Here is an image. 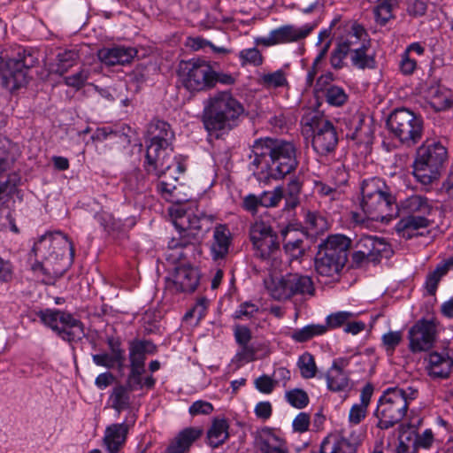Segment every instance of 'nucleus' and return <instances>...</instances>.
<instances>
[{
    "instance_id": "nucleus-43",
    "label": "nucleus",
    "mask_w": 453,
    "mask_h": 453,
    "mask_svg": "<svg viewBox=\"0 0 453 453\" xmlns=\"http://www.w3.org/2000/svg\"><path fill=\"white\" fill-rule=\"evenodd\" d=\"M371 48L357 49L349 53L351 65L358 69L375 67L374 56L370 54Z\"/></svg>"
},
{
    "instance_id": "nucleus-50",
    "label": "nucleus",
    "mask_w": 453,
    "mask_h": 453,
    "mask_svg": "<svg viewBox=\"0 0 453 453\" xmlns=\"http://www.w3.org/2000/svg\"><path fill=\"white\" fill-rule=\"evenodd\" d=\"M325 97L326 101L333 106H342L343 105L348 99V96L345 93V90L338 86H329L325 90Z\"/></svg>"
},
{
    "instance_id": "nucleus-56",
    "label": "nucleus",
    "mask_w": 453,
    "mask_h": 453,
    "mask_svg": "<svg viewBox=\"0 0 453 453\" xmlns=\"http://www.w3.org/2000/svg\"><path fill=\"white\" fill-rule=\"evenodd\" d=\"M355 314L349 311H338L326 317V325L328 328H337L348 323Z\"/></svg>"
},
{
    "instance_id": "nucleus-32",
    "label": "nucleus",
    "mask_w": 453,
    "mask_h": 453,
    "mask_svg": "<svg viewBox=\"0 0 453 453\" xmlns=\"http://www.w3.org/2000/svg\"><path fill=\"white\" fill-rule=\"evenodd\" d=\"M433 206L428 199L420 195H413L401 203V211L406 215L429 216Z\"/></svg>"
},
{
    "instance_id": "nucleus-24",
    "label": "nucleus",
    "mask_w": 453,
    "mask_h": 453,
    "mask_svg": "<svg viewBox=\"0 0 453 453\" xmlns=\"http://www.w3.org/2000/svg\"><path fill=\"white\" fill-rule=\"evenodd\" d=\"M127 422L116 423L105 428L103 438L107 453H118L126 443L127 436L130 428Z\"/></svg>"
},
{
    "instance_id": "nucleus-48",
    "label": "nucleus",
    "mask_w": 453,
    "mask_h": 453,
    "mask_svg": "<svg viewBox=\"0 0 453 453\" xmlns=\"http://www.w3.org/2000/svg\"><path fill=\"white\" fill-rule=\"evenodd\" d=\"M284 196V188L277 186L273 190L264 191L260 194V205L265 208H273L279 205Z\"/></svg>"
},
{
    "instance_id": "nucleus-63",
    "label": "nucleus",
    "mask_w": 453,
    "mask_h": 453,
    "mask_svg": "<svg viewBox=\"0 0 453 453\" xmlns=\"http://www.w3.org/2000/svg\"><path fill=\"white\" fill-rule=\"evenodd\" d=\"M212 411H213L212 404L209 402L203 401V400H198V401L194 402L190 405L189 410H188L190 415H192V416H196V415H200V414L208 415V414L211 413Z\"/></svg>"
},
{
    "instance_id": "nucleus-4",
    "label": "nucleus",
    "mask_w": 453,
    "mask_h": 453,
    "mask_svg": "<svg viewBox=\"0 0 453 453\" xmlns=\"http://www.w3.org/2000/svg\"><path fill=\"white\" fill-rule=\"evenodd\" d=\"M394 197L380 178L364 180L361 185L360 208L363 214L353 211L352 219L358 224L365 220L383 221L392 216Z\"/></svg>"
},
{
    "instance_id": "nucleus-29",
    "label": "nucleus",
    "mask_w": 453,
    "mask_h": 453,
    "mask_svg": "<svg viewBox=\"0 0 453 453\" xmlns=\"http://www.w3.org/2000/svg\"><path fill=\"white\" fill-rule=\"evenodd\" d=\"M280 235L283 242L285 251L289 254L291 257L297 259L303 255V241L302 237H300V235L303 236L302 233H299L290 226H287L280 230Z\"/></svg>"
},
{
    "instance_id": "nucleus-30",
    "label": "nucleus",
    "mask_w": 453,
    "mask_h": 453,
    "mask_svg": "<svg viewBox=\"0 0 453 453\" xmlns=\"http://www.w3.org/2000/svg\"><path fill=\"white\" fill-rule=\"evenodd\" d=\"M136 54L137 50L134 48L113 47L100 50L99 58L106 65H123L130 63Z\"/></svg>"
},
{
    "instance_id": "nucleus-33",
    "label": "nucleus",
    "mask_w": 453,
    "mask_h": 453,
    "mask_svg": "<svg viewBox=\"0 0 453 453\" xmlns=\"http://www.w3.org/2000/svg\"><path fill=\"white\" fill-rule=\"evenodd\" d=\"M428 216L406 215L402 218L395 226L396 231L403 238L410 239L414 235V232L426 228L429 226Z\"/></svg>"
},
{
    "instance_id": "nucleus-41",
    "label": "nucleus",
    "mask_w": 453,
    "mask_h": 453,
    "mask_svg": "<svg viewBox=\"0 0 453 453\" xmlns=\"http://www.w3.org/2000/svg\"><path fill=\"white\" fill-rule=\"evenodd\" d=\"M303 181L299 177H293L288 182L284 188L285 208L294 209L300 203V195L302 191Z\"/></svg>"
},
{
    "instance_id": "nucleus-37",
    "label": "nucleus",
    "mask_w": 453,
    "mask_h": 453,
    "mask_svg": "<svg viewBox=\"0 0 453 453\" xmlns=\"http://www.w3.org/2000/svg\"><path fill=\"white\" fill-rule=\"evenodd\" d=\"M228 423L225 418H215L207 432V440L210 446L217 448L223 444L229 436Z\"/></svg>"
},
{
    "instance_id": "nucleus-1",
    "label": "nucleus",
    "mask_w": 453,
    "mask_h": 453,
    "mask_svg": "<svg viewBox=\"0 0 453 453\" xmlns=\"http://www.w3.org/2000/svg\"><path fill=\"white\" fill-rule=\"evenodd\" d=\"M253 153L252 164L259 169L254 175L259 181L280 180L298 165L295 144L282 139L265 137L256 140Z\"/></svg>"
},
{
    "instance_id": "nucleus-49",
    "label": "nucleus",
    "mask_w": 453,
    "mask_h": 453,
    "mask_svg": "<svg viewBox=\"0 0 453 453\" xmlns=\"http://www.w3.org/2000/svg\"><path fill=\"white\" fill-rule=\"evenodd\" d=\"M297 365L300 369L301 376L304 379H311L315 377L317 372V366L314 357L309 353L304 352L299 357Z\"/></svg>"
},
{
    "instance_id": "nucleus-26",
    "label": "nucleus",
    "mask_w": 453,
    "mask_h": 453,
    "mask_svg": "<svg viewBox=\"0 0 453 453\" xmlns=\"http://www.w3.org/2000/svg\"><path fill=\"white\" fill-rule=\"evenodd\" d=\"M232 234L226 225L218 224L213 230L211 252L214 260L224 258L229 251Z\"/></svg>"
},
{
    "instance_id": "nucleus-51",
    "label": "nucleus",
    "mask_w": 453,
    "mask_h": 453,
    "mask_svg": "<svg viewBox=\"0 0 453 453\" xmlns=\"http://www.w3.org/2000/svg\"><path fill=\"white\" fill-rule=\"evenodd\" d=\"M409 434L412 439L413 443L415 444L416 451L419 448L428 449L434 442L433 433L430 429L425 430L422 434H418L413 428L409 427Z\"/></svg>"
},
{
    "instance_id": "nucleus-34",
    "label": "nucleus",
    "mask_w": 453,
    "mask_h": 453,
    "mask_svg": "<svg viewBox=\"0 0 453 453\" xmlns=\"http://www.w3.org/2000/svg\"><path fill=\"white\" fill-rule=\"evenodd\" d=\"M450 269H453V257L438 264L435 269L426 275L424 287L427 295H435L439 282Z\"/></svg>"
},
{
    "instance_id": "nucleus-6",
    "label": "nucleus",
    "mask_w": 453,
    "mask_h": 453,
    "mask_svg": "<svg viewBox=\"0 0 453 453\" xmlns=\"http://www.w3.org/2000/svg\"><path fill=\"white\" fill-rule=\"evenodd\" d=\"M212 221L213 217L203 211H178L173 220L177 233L168 242V248L177 250L201 242Z\"/></svg>"
},
{
    "instance_id": "nucleus-28",
    "label": "nucleus",
    "mask_w": 453,
    "mask_h": 453,
    "mask_svg": "<svg viewBox=\"0 0 453 453\" xmlns=\"http://www.w3.org/2000/svg\"><path fill=\"white\" fill-rule=\"evenodd\" d=\"M203 434L199 427H187L181 430L171 441L166 453H186L191 445Z\"/></svg>"
},
{
    "instance_id": "nucleus-40",
    "label": "nucleus",
    "mask_w": 453,
    "mask_h": 453,
    "mask_svg": "<svg viewBox=\"0 0 453 453\" xmlns=\"http://www.w3.org/2000/svg\"><path fill=\"white\" fill-rule=\"evenodd\" d=\"M128 388L123 385H119L113 388L112 392L110 395L111 406L114 409L118 414L121 411H126L131 406V396Z\"/></svg>"
},
{
    "instance_id": "nucleus-27",
    "label": "nucleus",
    "mask_w": 453,
    "mask_h": 453,
    "mask_svg": "<svg viewBox=\"0 0 453 453\" xmlns=\"http://www.w3.org/2000/svg\"><path fill=\"white\" fill-rule=\"evenodd\" d=\"M348 52L357 49L371 48V41L365 29L359 24L353 23L348 34L339 42Z\"/></svg>"
},
{
    "instance_id": "nucleus-38",
    "label": "nucleus",
    "mask_w": 453,
    "mask_h": 453,
    "mask_svg": "<svg viewBox=\"0 0 453 453\" xmlns=\"http://www.w3.org/2000/svg\"><path fill=\"white\" fill-rule=\"evenodd\" d=\"M180 165L173 163L171 171H167L162 176H157L159 180L157 188L161 196L167 201H172L173 192L176 189L175 182L178 180L177 170H180Z\"/></svg>"
},
{
    "instance_id": "nucleus-16",
    "label": "nucleus",
    "mask_w": 453,
    "mask_h": 453,
    "mask_svg": "<svg viewBox=\"0 0 453 453\" xmlns=\"http://www.w3.org/2000/svg\"><path fill=\"white\" fill-rule=\"evenodd\" d=\"M310 127L313 133V150L322 156L334 151L338 144V134L333 123L323 118H312Z\"/></svg>"
},
{
    "instance_id": "nucleus-10",
    "label": "nucleus",
    "mask_w": 453,
    "mask_h": 453,
    "mask_svg": "<svg viewBox=\"0 0 453 453\" xmlns=\"http://www.w3.org/2000/svg\"><path fill=\"white\" fill-rule=\"evenodd\" d=\"M267 288L270 296L280 302L297 296L307 299L316 292L312 278L299 273H288L273 280Z\"/></svg>"
},
{
    "instance_id": "nucleus-31",
    "label": "nucleus",
    "mask_w": 453,
    "mask_h": 453,
    "mask_svg": "<svg viewBox=\"0 0 453 453\" xmlns=\"http://www.w3.org/2000/svg\"><path fill=\"white\" fill-rule=\"evenodd\" d=\"M129 367L145 368L147 354H153L156 346L150 341L135 340L129 343Z\"/></svg>"
},
{
    "instance_id": "nucleus-5",
    "label": "nucleus",
    "mask_w": 453,
    "mask_h": 453,
    "mask_svg": "<svg viewBox=\"0 0 453 453\" xmlns=\"http://www.w3.org/2000/svg\"><path fill=\"white\" fill-rule=\"evenodd\" d=\"M417 396L418 390L411 387L389 388L384 391L375 411L377 426L386 430L400 423L407 414L411 401Z\"/></svg>"
},
{
    "instance_id": "nucleus-2",
    "label": "nucleus",
    "mask_w": 453,
    "mask_h": 453,
    "mask_svg": "<svg viewBox=\"0 0 453 453\" xmlns=\"http://www.w3.org/2000/svg\"><path fill=\"white\" fill-rule=\"evenodd\" d=\"M147 134L149 144L144 166L149 174L160 177L173 166L174 133L167 122L153 119L148 126Z\"/></svg>"
},
{
    "instance_id": "nucleus-35",
    "label": "nucleus",
    "mask_w": 453,
    "mask_h": 453,
    "mask_svg": "<svg viewBox=\"0 0 453 453\" xmlns=\"http://www.w3.org/2000/svg\"><path fill=\"white\" fill-rule=\"evenodd\" d=\"M372 392L373 388L370 384L363 388L360 395V403L354 404L349 411V419L350 423L357 425L365 418Z\"/></svg>"
},
{
    "instance_id": "nucleus-7",
    "label": "nucleus",
    "mask_w": 453,
    "mask_h": 453,
    "mask_svg": "<svg viewBox=\"0 0 453 453\" xmlns=\"http://www.w3.org/2000/svg\"><path fill=\"white\" fill-rule=\"evenodd\" d=\"M350 239L342 234L329 236L319 245L315 259V268L321 276L337 275L348 260Z\"/></svg>"
},
{
    "instance_id": "nucleus-53",
    "label": "nucleus",
    "mask_w": 453,
    "mask_h": 453,
    "mask_svg": "<svg viewBox=\"0 0 453 453\" xmlns=\"http://www.w3.org/2000/svg\"><path fill=\"white\" fill-rule=\"evenodd\" d=\"M402 340L403 334L401 331H389L382 335V346L388 356L393 355L395 348L400 344Z\"/></svg>"
},
{
    "instance_id": "nucleus-44",
    "label": "nucleus",
    "mask_w": 453,
    "mask_h": 453,
    "mask_svg": "<svg viewBox=\"0 0 453 453\" xmlns=\"http://www.w3.org/2000/svg\"><path fill=\"white\" fill-rule=\"evenodd\" d=\"M258 83L265 88H278L288 85L286 73L281 69L273 73H261Z\"/></svg>"
},
{
    "instance_id": "nucleus-17",
    "label": "nucleus",
    "mask_w": 453,
    "mask_h": 453,
    "mask_svg": "<svg viewBox=\"0 0 453 453\" xmlns=\"http://www.w3.org/2000/svg\"><path fill=\"white\" fill-rule=\"evenodd\" d=\"M250 235L257 254L261 258L266 259L279 251L280 237L265 222H255L250 226Z\"/></svg>"
},
{
    "instance_id": "nucleus-25",
    "label": "nucleus",
    "mask_w": 453,
    "mask_h": 453,
    "mask_svg": "<svg viewBox=\"0 0 453 453\" xmlns=\"http://www.w3.org/2000/svg\"><path fill=\"white\" fill-rule=\"evenodd\" d=\"M356 247L357 250L369 257L370 261L374 264L380 262L383 255L389 251V245L383 238L371 235L362 236Z\"/></svg>"
},
{
    "instance_id": "nucleus-45",
    "label": "nucleus",
    "mask_w": 453,
    "mask_h": 453,
    "mask_svg": "<svg viewBox=\"0 0 453 453\" xmlns=\"http://www.w3.org/2000/svg\"><path fill=\"white\" fill-rule=\"evenodd\" d=\"M260 450L262 453H288L285 441L273 434L261 439Z\"/></svg>"
},
{
    "instance_id": "nucleus-3",
    "label": "nucleus",
    "mask_w": 453,
    "mask_h": 453,
    "mask_svg": "<svg viewBox=\"0 0 453 453\" xmlns=\"http://www.w3.org/2000/svg\"><path fill=\"white\" fill-rule=\"evenodd\" d=\"M243 113V105L230 92L222 91L204 102L202 122L210 134L230 131L239 125Z\"/></svg>"
},
{
    "instance_id": "nucleus-14",
    "label": "nucleus",
    "mask_w": 453,
    "mask_h": 453,
    "mask_svg": "<svg viewBox=\"0 0 453 453\" xmlns=\"http://www.w3.org/2000/svg\"><path fill=\"white\" fill-rule=\"evenodd\" d=\"M179 76L189 91H203L213 87V69L203 59L192 58L184 62L180 67Z\"/></svg>"
},
{
    "instance_id": "nucleus-36",
    "label": "nucleus",
    "mask_w": 453,
    "mask_h": 453,
    "mask_svg": "<svg viewBox=\"0 0 453 453\" xmlns=\"http://www.w3.org/2000/svg\"><path fill=\"white\" fill-rule=\"evenodd\" d=\"M145 368L130 367L129 373L127 378L126 387L129 390L136 391L146 388L151 389L154 388L156 380L152 375L142 377Z\"/></svg>"
},
{
    "instance_id": "nucleus-9",
    "label": "nucleus",
    "mask_w": 453,
    "mask_h": 453,
    "mask_svg": "<svg viewBox=\"0 0 453 453\" xmlns=\"http://www.w3.org/2000/svg\"><path fill=\"white\" fill-rule=\"evenodd\" d=\"M37 60L27 50L19 48L12 57L4 58L0 64L3 86L11 92L19 89L28 82V71Z\"/></svg>"
},
{
    "instance_id": "nucleus-64",
    "label": "nucleus",
    "mask_w": 453,
    "mask_h": 453,
    "mask_svg": "<svg viewBox=\"0 0 453 453\" xmlns=\"http://www.w3.org/2000/svg\"><path fill=\"white\" fill-rule=\"evenodd\" d=\"M275 386V380L268 375H262L255 380L256 388L264 394H270Z\"/></svg>"
},
{
    "instance_id": "nucleus-12",
    "label": "nucleus",
    "mask_w": 453,
    "mask_h": 453,
    "mask_svg": "<svg viewBox=\"0 0 453 453\" xmlns=\"http://www.w3.org/2000/svg\"><path fill=\"white\" fill-rule=\"evenodd\" d=\"M387 124L395 137L408 147L415 145L422 138L421 117L405 108L395 110L389 115Z\"/></svg>"
},
{
    "instance_id": "nucleus-55",
    "label": "nucleus",
    "mask_w": 453,
    "mask_h": 453,
    "mask_svg": "<svg viewBox=\"0 0 453 453\" xmlns=\"http://www.w3.org/2000/svg\"><path fill=\"white\" fill-rule=\"evenodd\" d=\"M57 265L58 264H50L36 258V261L32 265L31 268L34 272L41 273L42 275L59 277L63 274V270Z\"/></svg>"
},
{
    "instance_id": "nucleus-47",
    "label": "nucleus",
    "mask_w": 453,
    "mask_h": 453,
    "mask_svg": "<svg viewBox=\"0 0 453 453\" xmlns=\"http://www.w3.org/2000/svg\"><path fill=\"white\" fill-rule=\"evenodd\" d=\"M353 131L347 135L357 142H366L369 141L371 129L369 126L365 125V120L361 115L353 117Z\"/></svg>"
},
{
    "instance_id": "nucleus-42",
    "label": "nucleus",
    "mask_w": 453,
    "mask_h": 453,
    "mask_svg": "<svg viewBox=\"0 0 453 453\" xmlns=\"http://www.w3.org/2000/svg\"><path fill=\"white\" fill-rule=\"evenodd\" d=\"M426 97L428 104L436 111H444L450 107L451 103L448 94L439 86L430 87L426 91Z\"/></svg>"
},
{
    "instance_id": "nucleus-61",
    "label": "nucleus",
    "mask_w": 453,
    "mask_h": 453,
    "mask_svg": "<svg viewBox=\"0 0 453 453\" xmlns=\"http://www.w3.org/2000/svg\"><path fill=\"white\" fill-rule=\"evenodd\" d=\"M347 56L349 53L338 43L331 52L330 64L332 67L336 70L342 69L345 65L344 59Z\"/></svg>"
},
{
    "instance_id": "nucleus-8",
    "label": "nucleus",
    "mask_w": 453,
    "mask_h": 453,
    "mask_svg": "<svg viewBox=\"0 0 453 453\" xmlns=\"http://www.w3.org/2000/svg\"><path fill=\"white\" fill-rule=\"evenodd\" d=\"M447 159V150L440 142L426 141L418 150L413 163V175L423 185H429L436 180Z\"/></svg>"
},
{
    "instance_id": "nucleus-54",
    "label": "nucleus",
    "mask_w": 453,
    "mask_h": 453,
    "mask_svg": "<svg viewBox=\"0 0 453 453\" xmlns=\"http://www.w3.org/2000/svg\"><path fill=\"white\" fill-rule=\"evenodd\" d=\"M285 397L290 405L297 409H303L309 403V396L303 389L295 388L288 391Z\"/></svg>"
},
{
    "instance_id": "nucleus-39",
    "label": "nucleus",
    "mask_w": 453,
    "mask_h": 453,
    "mask_svg": "<svg viewBox=\"0 0 453 453\" xmlns=\"http://www.w3.org/2000/svg\"><path fill=\"white\" fill-rule=\"evenodd\" d=\"M327 332V326L321 324H309L302 328L295 329L289 337L296 342L303 343L315 336L322 335Z\"/></svg>"
},
{
    "instance_id": "nucleus-19",
    "label": "nucleus",
    "mask_w": 453,
    "mask_h": 453,
    "mask_svg": "<svg viewBox=\"0 0 453 453\" xmlns=\"http://www.w3.org/2000/svg\"><path fill=\"white\" fill-rule=\"evenodd\" d=\"M314 26L304 25L296 27L292 25H285L272 30L267 36L260 37L257 42L269 47L277 44L289 43L305 38L313 30Z\"/></svg>"
},
{
    "instance_id": "nucleus-46",
    "label": "nucleus",
    "mask_w": 453,
    "mask_h": 453,
    "mask_svg": "<svg viewBox=\"0 0 453 453\" xmlns=\"http://www.w3.org/2000/svg\"><path fill=\"white\" fill-rule=\"evenodd\" d=\"M79 61V53L74 50H68L59 52L57 56V64L55 73L63 75L70 68L77 65Z\"/></svg>"
},
{
    "instance_id": "nucleus-57",
    "label": "nucleus",
    "mask_w": 453,
    "mask_h": 453,
    "mask_svg": "<svg viewBox=\"0 0 453 453\" xmlns=\"http://www.w3.org/2000/svg\"><path fill=\"white\" fill-rule=\"evenodd\" d=\"M258 311L259 308L257 304L251 302H244L238 306L233 317L235 319H250Z\"/></svg>"
},
{
    "instance_id": "nucleus-22",
    "label": "nucleus",
    "mask_w": 453,
    "mask_h": 453,
    "mask_svg": "<svg viewBox=\"0 0 453 453\" xmlns=\"http://www.w3.org/2000/svg\"><path fill=\"white\" fill-rule=\"evenodd\" d=\"M425 362L426 371L434 380L448 379L453 372V358L447 352L433 351Z\"/></svg>"
},
{
    "instance_id": "nucleus-21",
    "label": "nucleus",
    "mask_w": 453,
    "mask_h": 453,
    "mask_svg": "<svg viewBox=\"0 0 453 453\" xmlns=\"http://www.w3.org/2000/svg\"><path fill=\"white\" fill-rule=\"evenodd\" d=\"M199 283L197 271L191 266H179L171 279L166 280V288L173 292L195 291Z\"/></svg>"
},
{
    "instance_id": "nucleus-15",
    "label": "nucleus",
    "mask_w": 453,
    "mask_h": 453,
    "mask_svg": "<svg viewBox=\"0 0 453 453\" xmlns=\"http://www.w3.org/2000/svg\"><path fill=\"white\" fill-rule=\"evenodd\" d=\"M12 143L8 139L0 140V203H6L10 197L16 194L19 200H22V193L18 189L21 182L20 175L13 172L5 175V172L11 168L13 163V157L9 150Z\"/></svg>"
},
{
    "instance_id": "nucleus-60",
    "label": "nucleus",
    "mask_w": 453,
    "mask_h": 453,
    "mask_svg": "<svg viewBox=\"0 0 453 453\" xmlns=\"http://www.w3.org/2000/svg\"><path fill=\"white\" fill-rule=\"evenodd\" d=\"M396 453H417L415 444L410 436L409 431L404 430L403 426L399 436V445L396 449Z\"/></svg>"
},
{
    "instance_id": "nucleus-20",
    "label": "nucleus",
    "mask_w": 453,
    "mask_h": 453,
    "mask_svg": "<svg viewBox=\"0 0 453 453\" xmlns=\"http://www.w3.org/2000/svg\"><path fill=\"white\" fill-rule=\"evenodd\" d=\"M110 353L95 354L92 356L93 362L98 366L108 369L117 367L121 371L124 368L126 355L125 349L119 338L108 336L106 340Z\"/></svg>"
},
{
    "instance_id": "nucleus-18",
    "label": "nucleus",
    "mask_w": 453,
    "mask_h": 453,
    "mask_svg": "<svg viewBox=\"0 0 453 453\" xmlns=\"http://www.w3.org/2000/svg\"><path fill=\"white\" fill-rule=\"evenodd\" d=\"M436 326L432 320L419 319L409 330V349L411 352L426 351L435 342Z\"/></svg>"
},
{
    "instance_id": "nucleus-62",
    "label": "nucleus",
    "mask_w": 453,
    "mask_h": 453,
    "mask_svg": "<svg viewBox=\"0 0 453 453\" xmlns=\"http://www.w3.org/2000/svg\"><path fill=\"white\" fill-rule=\"evenodd\" d=\"M209 300L205 297L199 298L192 310L188 311L185 315L186 318L195 317L197 320L202 319L207 311Z\"/></svg>"
},
{
    "instance_id": "nucleus-23",
    "label": "nucleus",
    "mask_w": 453,
    "mask_h": 453,
    "mask_svg": "<svg viewBox=\"0 0 453 453\" xmlns=\"http://www.w3.org/2000/svg\"><path fill=\"white\" fill-rule=\"evenodd\" d=\"M349 365L348 358H336L326 373V383L329 390L334 392H347L350 390L351 385L349 376L343 369Z\"/></svg>"
},
{
    "instance_id": "nucleus-59",
    "label": "nucleus",
    "mask_w": 453,
    "mask_h": 453,
    "mask_svg": "<svg viewBox=\"0 0 453 453\" xmlns=\"http://www.w3.org/2000/svg\"><path fill=\"white\" fill-rule=\"evenodd\" d=\"M373 12L377 23L384 26L392 18V4L390 2H381Z\"/></svg>"
},
{
    "instance_id": "nucleus-13",
    "label": "nucleus",
    "mask_w": 453,
    "mask_h": 453,
    "mask_svg": "<svg viewBox=\"0 0 453 453\" xmlns=\"http://www.w3.org/2000/svg\"><path fill=\"white\" fill-rule=\"evenodd\" d=\"M69 250L72 257L74 256L73 243L60 231L47 233L42 235L35 242L31 255L47 263L58 264L66 251Z\"/></svg>"
},
{
    "instance_id": "nucleus-58",
    "label": "nucleus",
    "mask_w": 453,
    "mask_h": 453,
    "mask_svg": "<svg viewBox=\"0 0 453 453\" xmlns=\"http://www.w3.org/2000/svg\"><path fill=\"white\" fill-rule=\"evenodd\" d=\"M88 77L89 70L81 68L76 73L65 77V83L69 87L80 89L85 85Z\"/></svg>"
},
{
    "instance_id": "nucleus-11",
    "label": "nucleus",
    "mask_w": 453,
    "mask_h": 453,
    "mask_svg": "<svg viewBox=\"0 0 453 453\" xmlns=\"http://www.w3.org/2000/svg\"><path fill=\"white\" fill-rule=\"evenodd\" d=\"M37 315L46 326L65 342H77L85 335L83 323L68 311L45 309L40 311Z\"/></svg>"
},
{
    "instance_id": "nucleus-52",
    "label": "nucleus",
    "mask_w": 453,
    "mask_h": 453,
    "mask_svg": "<svg viewBox=\"0 0 453 453\" xmlns=\"http://www.w3.org/2000/svg\"><path fill=\"white\" fill-rule=\"evenodd\" d=\"M238 57L241 60L242 65H252L254 66H258L263 64V56L255 47L241 50Z\"/></svg>"
}]
</instances>
